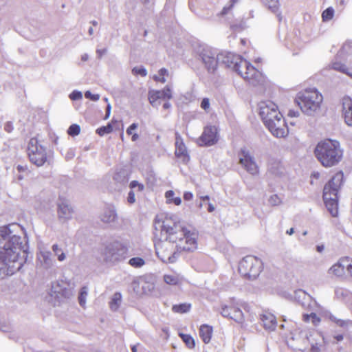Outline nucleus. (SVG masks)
Wrapping results in <instances>:
<instances>
[{
	"label": "nucleus",
	"instance_id": "3",
	"mask_svg": "<svg viewBox=\"0 0 352 352\" xmlns=\"http://www.w3.org/2000/svg\"><path fill=\"white\" fill-rule=\"evenodd\" d=\"M223 63L234 69L245 80L255 85L262 79V74L250 62L241 56L228 53L223 59Z\"/></svg>",
	"mask_w": 352,
	"mask_h": 352
},
{
	"label": "nucleus",
	"instance_id": "45",
	"mask_svg": "<svg viewBox=\"0 0 352 352\" xmlns=\"http://www.w3.org/2000/svg\"><path fill=\"white\" fill-rule=\"evenodd\" d=\"M141 284H142V283L139 280H134L132 282L133 289V291L135 292H136L138 294H140V293H144V292H141V291L140 289V287Z\"/></svg>",
	"mask_w": 352,
	"mask_h": 352
},
{
	"label": "nucleus",
	"instance_id": "16",
	"mask_svg": "<svg viewBox=\"0 0 352 352\" xmlns=\"http://www.w3.org/2000/svg\"><path fill=\"white\" fill-rule=\"evenodd\" d=\"M200 56L208 72H214L218 65V60L215 54L210 50H203Z\"/></svg>",
	"mask_w": 352,
	"mask_h": 352
},
{
	"label": "nucleus",
	"instance_id": "30",
	"mask_svg": "<svg viewBox=\"0 0 352 352\" xmlns=\"http://www.w3.org/2000/svg\"><path fill=\"white\" fill-rule=\"evenodd\" d=\"M352 54V42H346L343 44L341 49L339 50L338 55L343 56Z\"/></svg>",
	"mask_w": 352,
	"mask_h": 352
},
{
	"label": "nucleus",
	"instance_id": "36",
	"mask_svg": "<svg viewBox=\"0 0 352 352\" xmlns=\"http://www.w3.org/2000/svg\"><path fill=\"white\" fill-rule=\"evenodd\" d=\"M112 131H113V126L111 125V123H109L106 126H102L97 129L96 133L100 136H103L105 134H109V133H111Z\"/></svg>",
	"mask_w": 352,
	"mask_h": 352
},
{
	"label": "nucleus",
	"instance_id": "21",
	"mask_svg": "<svg viewBox=\"0 0 352 352\" xmlns=\"http://www.w3.org/2000/svg\"><path fill=\"white\" fill-rule=\"evenodd\" d=\"M261 320L265 329L274 330L277 326V321L275 316L269 312H265L261 315Z\"/></svg>",
	"mask_w": 352,
	"mask_h": 352
},
{
	"label": "nucleus",
	"instance_id": "17",
	"mask_svg": "<svg viewBox=\"0 0 352 352\" xmlns=\"http://www.w3.org/2000/svg\"><path fill=\"white\" fill-rule=\"evenodd\" d=\"M172 98V91L168 86H166L162 90H152L148 92V100L154 106L159 99L170 100Z\"/></svg>",
	"mask_w": 352,
	"mask_h": 352
},
{
	"label": "nucleus",
	"instance_id": "64",
	"mask_svg": "<svg viewBox=\"0 0 352 352\" xmlns=\"http://www.w3.org/2000/svg\"><path fill=\"white\" fill-rule=\"evenodd\" d=\"M238 28H241V25H230V29L235 31Z\"/></svg>",
	"mask_w": 352,
	"mask_h": 352
},
{
	"label": "nucleus",
	"instance_id": "46",
	"mask_svg": "<svg viewBox=\"0 0 352 352\" xmlns=\"http://www.w3.org/2000/svg\"><path fill=\"white\" fill-rule=\"evenodd\" d=\"M348 261L346 263V271L350 277H352V258L348 256Z\"/></svg>",
	"mask_w": 352,
	"mask_h": 352
},
{
	"label": "nucleus",
	"instance_id": "59",
	"mask_svg": "<svg viewBox=\"0 0 352 352\" xmlns=\"http://www.w3.org/2000/svg\"><path fill=\"white\" fill-rule=\"evenodd\" d=\"M208 211L209 212H212L214 210V206H213L212 204L210 203V202H208Z\"/></svg>",
	"mask_w": 352,
	"mask_h": 352
},
{
	"label": "nucleus",
	"instance_id": "44",
	"mask_svg": "<svg viewBox=\"0 0 352 352\" xmlns=\"http://www.w3.org/2000/svg\"><path fill=\"white\" fill-rule=\"evenodd\" d=\"M200 107L207 112L210 109V100L208 98H203L201 102Z\"/></svg>",
	"mask_w": 352,
	"mask_h": 352
},
{
	"label": "nucleus",
	"instance_id": "53",
	"mask_svg": "<svg viewBox=\"0 0 352 352\" xmlns=\"http://www.w3.org/2000/svg\"><path fill=\"white\" fill-rule=\"evenodd\" d=\"M70 98L72 100H76L82 98V94L80 92H73L70 94Z\"/></svg>",
	"mask_w": 352,
	"mask_h": 352
},
{
	"label": "nucleus",
	"instance_id": "10",
	"mask_svg": "<svg viewBox=\"0 0 352 352\" xmlns=\"http://www.w3.org/2000/svg\"><path fill=\"white\" fill-rule=\"evenodd\" d=\"M103 255L107 262H118L128 256V248L120 242H114L105 248Z\"/></svg>",
	"mask_w": 352,
	"mask_h": 352
},
{
	"label": "nucleus",
	"instance_id": "62",
	"mask_svg": "<svg viewBox=\"0 0 352 352\" xmlns=\"http://www.w3.org/2000/svg\"><path fill=\"white\" fill-rule=\"evenodd\" d=\"M111 112V106L109 104L107 107L105 119L108 118Z\"/></svg>",
	"mask_w": 352,
	"mask_h": 352
},
{
	"label": "nucleus",
	"instance_id": "7",
	"mask_svg": "<svg viewBox=\"0 0 352 352\" xmlns=\"http://www.w3.org/2000/svg\"><path fill=\"white\" fill-rule=\"evenodd\" d=\"M300 109L309 113L318 110L322 102V95L316 89H305L300 92L296 98Z\"/></svg>",
	"mask_w": 352,
	"mask_h": 352
},
{
	"label": "nucleus",
	"instance_id": "18",
	"mask_svg": "<svg viewBox=\"0 0 352 352\" xmlns=\"http://www.w3.org/2000/svg\"><path fill=\"white\" fill-rule=\"evenodd\" d=\"M348 256H342L333 264L329 270L328 273L333 276L343 278L345 276L346 263L348 261Z\"/></svg>",
	"mask_w": 352,
	"mask_h": 352
},
{
	"label": "nucleus",
	"instance_id": "23",
	"mask_svg": "<svg viewBox=\"0 0 352 352\" xmlns=\"http://www.w3.org/2000/svg\"><path fill=\"white\" fill-rule=\"evenodd\" d=\"M330 68L335 71L345 74L349 77L352 78V73L349 70V68L346 67V65L341 61H333L330 65Z\"/></svg>",
	"mask_w": 352,
	"mask_h": 352
},
{
	"label": "nucleus",
	"instance_id": "26",
	"mask_svg": "<svg viewBox=\"0 0 352 352\" xmlns=\"http://www.w3.org/2000/svg\"><path fill=\"white\" fill-rule=\"evenodd\" d=\"M165 198L168 204H174L179 206L182 204V199L179 197H175V192L172 190H167L165 192Z\"/></svg>",
	"mask_w": 352,
	"mask_h": 352
},
{
	"label": "nucleus",
	"instance_id": "4",
	"mask_svg": "<svg viewBox=\"0 0 352 352\" xmlns=\"http://www.w3.org/2000/svg\"><path fill=\"white\" fill-rule=\"evenodd\" d=\"M170 231L177 238L175 242L180 253L192 252L197 250L198 234L195 230L179 221L170 226Z\"/></svg>",
	"mask_w": 352,
	"mask_h": 352
},
{
	"label": "nucleus",
	"instance_id": "50",
	"mask_svg": "<svg viewBox=\"0 0 352 352\" xmlns=\"http://www.w3.org/2000/svg\"><path fill=\"white\" fill-rule=\"evenodd\" d=\"M232 8H233L230 4L228 6H224L219 15L223 16L227 14Z\"/></svg>",
	"mask_w": 352,
	"mask_h": 352
},
{
	"label": "nucleus",
	"instance_id": "47",
	"mask_svg": "<svg viewBox=\"0 0 352 352\" xmlns=\"http://www.w3.org/2000/svg\"><path fill=\"white\" fill-rule=\"evenodd\" d=\"M4 130L8 133H11L14 130V125L12 122H6L3 126Z\"/></svg>",
	"mask_w": 352,
	"mask_h": 352
},
{
	"label": "nucleus",
	"instance_id": "6",
	"mask_svg": "<svg viewBox=\"0 0 352 352\" xmlns=\"http://www.w3.org/2000/svg\"><path fill=\"white\" fill-rule=\"evenodd\" d=\"M162 230L166 234V239L160 241L155 246L157 256L166 263H173L177 259L180 252L176 244V237L170 231V226L164 225Z\"/></svg>",
	"mask_w": 352,
	"mask_h": 352
},
{
	"label": "nucleus",
	"instance_id": "39",
	"mask_svg": "<svg viewBox=\"0 0 352 352\" xmlns=\"http://www.w3.org/2000/svg\"><path fill=\"white\" fill-rule=\"evenodd\" d=\"M129 263L133 267H140L144 265L145 262L140 257H133L129 260Z\"/></svg>",
	"mask_w": 352,
	"mask_h": 352
},
{
	"label": "nucleus",
	"instance_id": "58",
	"mask_svg": "<svg viewBox=\"0 0 352 352\" xmlns=\"http://www.w3.org/2000/svg\"><path fill=\"white\" fill-rule=\"evenodd\" d=\"M333 338L337 341V342H340L343 340L344 338V336L342 334H338V335H336L333 336Z\"/></svg>",
	"mask_w": 352,
	"mask_h": 352
},
{
	"label": "nucleus",
	"instance_id": "48",
	"mask_svg": "<svg viewBox=\"0 0 352 352\" xmlns=\"http://www.w3.org/2000/svg\"><path fill=\"white\" fill-rule=\"evenodd\" d=\"M133 72L135 74H140L142 76H145L147 74L146 70L144 68H137L135 67L133 69Z\"/></svg>",
	"mask_w": 352,
	"mask_h": 352
},
{
	"label": "nucleus",
	"instance_id": "32",
	"mask_svg": "<svg viewBox=\"0 0 352 352\" xmlns=\"http://www.w3.org/2000/svg\"><path fill=\"white\" fill-rule=\"evenodd\" d=\"M122 300V295L119 292L113 294L111 301L110 302V307L111 309H117Z\"/></svg>",
	"mask_w": 352,
	"mask_h": 352
},
{
	"label": "nucleus",
	"instance_id": "22",
	"mask_svg": "<svg viewBox=\"0 0 352 352\" xmlns=\"http://www.w3.org/2000/svg\"><path fill=\"white\" fill-rule=\"evenodd\" d=\"M199 336L205 344L210 342L213 329L212 327L208 324H202L199 328Z\"/></svg>",
	"mask_w": 352,
	"mask_h": 352
},
{
	"label": "nucleus",
	"instance_id": "31",
	"mask_svg": "<svg viewBox=\"0 0 352 352\" xmlns=\"http://www.w3.org/2000/svg\"><path fill=\"white\" fill-rule=\"evenodd\" d=\"M164 282L170 285H177L179 283L180 280L177 275L165 274L164 276Z\"/></svg>",
	"mask_w": 352,
	"mask_h": 352
},
{
	"label": "nucleus",
	"instance_id": "54",
	"mask_svg": "<svg viewBox=\"0 0 352 352\" xmlns=\"http://www.w3.org/2000/svg\"><path fill=\"white\" fill-rule=\"evenodd\" d=\"M310 351L311 352H320V346L318 345V344H311Z\"/></svg>",
	"mask_w": 352,
	"mask_h": 352
},
{
	"label": "nucleus",
	"instance_id": "33",
	"mask_svg": "<svg viewBox=\"0 0 352 352\" xmlns=\"http://www.w3.org/2000/svg\"><path fill=\"white\" fill-rule=\"evenodd\" d=\"M116 218V212L112 210H109L102 215V220L104 222L109 223L111 221H114Z\"/></svg>",
	"mask_w": 352,
	"mask_h": 352
},
{
	"label": "nucleus",
	"instance_id": "1",
	"mask_svg": "<svg viewBox=\"0 0 352 352\" xmlns=\"http://www.w3.org/2000/svg\"><path fill=\"white\" fill-rule=\"evenodd\" d=\"M10 234L8 226L0 228V244L6 241L0 250V261L13 273L14 270H19L26 262L28 252L24 249L21 237Z\"/></svg>",
	"mask_w": 352,
	"mask_h": 352
},
{
	"label": "nucleus",
	"instance_id": "57",
	"mask_svg": "<svg viewBox=\"0 0 352 352\" xmlns=\"http://www.w3.org/2000/svg\"><path fill=\"white\" fill-rule=\"evenodd\" d=\"M19 172H24L28 170L27 166L18 165L16 167Z\"/></svg>",
	"mask_w": 352,
	"mask_h": 352
},
{
	"label": "nucleus",
	"instance_id": "24",
	"mask_svg": "<svg viewBox=\"0 0 352 352\" xmlns=\"http://www.w3.org/2000/svg\"><path fill=\"white\" fill-rule=\"evenodd\" d=\"M302 320L306 323L311 322L314 326L317 327L320 323L321 318L317 315V314L312 312L309 314H303Z\"/></svg>",
	"mask_w": 352,
	"mask_h": 352
},
{
	"label": "nucleus",
	"instance_id": "61",
	"mask_svg": "<svg viewBox=\"0 0 352 352\" xmlns=\"http://www.w3.org/2000/svg\"><path fill=\"white\" fill-rule=\"evenodd\" d=\"M336 322L340 327H344L346 324V322L342 320H338Z\"/></svg>",
	"mask_w": 352,
	"mask_h": 352
},
{
	"label": "nucleus",
	"instance_id": "60",
	"mask_svg": "<svg viewBox=\"0 0 352 352\" xmlns=\"http://www.w3.org/2000/svg\"><path fill=\"white\" fill-rule=\"evenodd\" d=\"M320 173H318V172H314V173H313L311 174V177L312 179H318L320 178Z\"/></svg>",
	"mask_w": 352,
	"mask_h": 352
},
{
	"label": "nucleus",
	"instance_id": "28",
	"mask_svg": "<svg viewBox=\"0 0 352 352\" xmlns=\"http://www.w3.org/2000/svg\"><path fill=\"white\" fill-rule=\"evenodd\" d=\"M191 309V304L190 303H181L179 305H174L172 307V311L177 314H186Z\"/></svg>",
	"mask_w": 352,
	"mask_h": 352
},
{
	"label": "nucleus",
	"instance_id": "52",
	"mask_svg": "<svg viewBox=\"0 0 352 352\" xmlns=\"http://www.w3.org/2000/svg\"><path fill=\"white\" fill-rule=\"evenodd\" d=\"M193 199V194L190 192H185L184 193V199L185 201H190Z\"/></svg>",
	"mask_w": 352,
	"mask_h": 352
},
{
	"label": "nucleus",
	"instance_id": "13",
	"mask_svg": "<svg viewBox=\"0 0 352 352\" xmlns=\"http://www.w3.org/2000/svg\"><path fill=\"white\" fill-rule=\"evenodd\" d=\"M221 314L223 317L229 318L238 323L244 322L242 311L233 303L223 306L221 308Z\"/></svg>",
	"mask_w": 352,
	"mask_h": 352
},
{
	"label": "nucleus",
	"instance_id": "63",
	"mask_svg": "<svg viewBox=\"0 0 352 352\" xmlns=\"http://www.w3.org/2000/svg\"><path fill=\"white\" fill-rule=\"evenodd\" d=\"M324 247L323 245H318L316 246V250L318 252H322L324 250Z\"/></svg>",
	"mask_w": 352,
	"mask_h": 352
},
{
	"label": "nucleus",
	"instance_id": "40",
	"mask_svg": "<svg viewBox=\"0 0 352 352\" xmlns=\"http://www.w3.org/2000/svg\"><path fill=\"white\" fill-rule=\"evenodd\" d=\"M52 250L55 253V254L58 256V260L59 261H63L65 258V255L64 252L62 251L60 248H59L57 244H54L52 246Z\"/></svg>",
	"mask_w": 352,
	"mask_h": 352
},
{
	"label": "nucleus",
	"instance_id": "29",
	"mask_svg": "<svg viewBox=\"0 0 352 352\" xmlns=\"http://www.w3.org/2000/svg\"><path fill=\"white\" fill-rule=\"evenodd\" d=\"M179 336L189 349H193L195 346V340L190 335L180 333Z\"/></svg>",
	"mask_w": 352,
	"mask_h": 352
},
{
	"label": "nucleus",
	"instance_id": "20",
	"mask_svg": "<svg viewBox=\"0 0 352 352\" xmlns=\"http://www.w3.org/2000/svg\"><path fill=\"white\" fill-rule=\"evenodd\" d=\"M342 114L346 124L352 126V100L349 96L342 98Z\"/></svg>",
	"mask_w": 352,
	"mask_h": 352
},
{
	"label": "nucleus",
	"instance_id": "8",
	"mask_svg": "<svg viewBox=\"0 0 352 352\" xmlns=\"http://www.w3.org/2000/svg\"><path fill=\"white\" fill-rule=\"evenodd\" d=\"M263 267L261 260L254 256L248 255L240 261L238 271L244 278L254 280L259 276Z\"/></svg>",
	"mask_w": 352,
	"mask_h": 352
},
{
	"label": "nucleus",
	"instance_id": "51",
	"mask_svg": "<svg viewBox=\"0 0 352 352\" xmlns=\"http://www.w3.org/2000/svg\"><path fill=\"white\" fill-rule=\"evenodd\" d=\"M87 98H90L92 100H98L99 99L98 95H91V92L87 91L85 94Z\"/></svg>",
	"mask_w": 352,
	"mask_h": 352
},
{
	"label": "nucleus",
	"instance_id": "55",
	"mask_svg": "<svg viewBox=\"0 0 352 352\" xmlns=\"http://www.w3.org/2000/svg\"><path fill=\"white\" fill-rule=\"evenodd\" d=\"M287 116L290 118H296L299 116V113L295 110H289Z\"/></svg>",
	"mask_w": 352,
	"mask_h": 352
},
{
	"label": "nucleus",
	"instance_id": "14",
	"mask_svg": "<svg viewBox=\"0 0 352 352\" xmlns=\"http://www.w3.org/2000/svg\"><path fill=\"white\" fill-rule=\"evenodd\" d=\"M201 145L211 146L218 141V131L215 126H207L199 138Z\"/></svg>",
	"mask_w": 352,
	"mask_h": 352
},
{
	"label": "nucleus",
	"instance_id": "42",
	"mask_svg": "<svg viewBox=\"0 0 352 352\" xmlns=\"http://www.w3.org/2000/svg\"><path fill=\"white\" fill-rule=\"evenodd\" d=\"M129 187L131 190L142 192L144 189V186L142 184L139 183L138 181L133 180L129 184Z\"/></svg>",
	"mask_w": 352,
	"mask_h": 352
},
{
	"label": "nucleus",
	"instance_id": "25",
	"mask_svg": "<svg viewBox=\"0 0 352 352\" xmlns=\"http://www.w3.org/2000/svg\"><path fill=\"white\" fill-rule=\"evenodd\" d=\"M72 212V209L68 205L62 204L58 206V215L59 218L69 219Z\"/></svg>",
	"mask_w": 352,
	"mask_h": 352
},
{
	"label": "nucleus",
	"instance_id": "5",
	"mask_svg": "<svg viewBox=\"0 0 352 352\" xmlns=\"http://www.w3.org/2000/svg\"><path fill=\"white\" fill-rule=\"evenodd\" d=\"M344 174L342 171L337 172L324 186L323 199L324 204L332 217L338 215V192L342 185Z\"/></svg>",
	"mask_w": 352,
	"mask_h": 352
},
{
	"label": "nucleus",
	"instance_id": "35",
	"mask_svg": "<svg viewBox=\"0 0 352 352\" xmlns=\"http://www.w3.org/2000/svg\"><path fill=\"white\" fill-rule=\"evenodd\" d=\"M138 125L136 123H133L126 129V133L131 135V140L135 142L138 140L139 135L138 133H134L133 131L138 128Z\"/></svg>",
	"mask_w": 352,
	"mask_h": 352
},
{
	"label": "nucleus",
	"instance_id": "12",
	"mask_svg": "<svg viewBox=\"0 0 352 352\" xmlns=\"http://www.w3.org/2000/svg\"><path fill=\"white\" fill-rule=\"evenodd\" d=\"M271 133L276 138H285L289 133V129L283 116L272 120L270 122L265 124Z\"/></svg>",
	"mask_w": 352,
	"mask_h": 352
},
{
	"label": "nucleus",
	"instance_id": "38",
	"mask_svg": "<svg viewBox=\"0 0 352 352\" xmlns=\"http://www.w3.org/2000/svg\"><path fill=\"white\" fill-rule=\"evenodd\" d=\"M334 15V10L329 7L324 10L322 13V18L323 21H327L333 19Z\"/></svg>",
	"mask_w": 352,
	"mask_h": 352
},
{
	"label": "nucleus",
	"instance_id": "56",
	"mask_svg": "<svg viewBox=\"0 0 352 352\" xmlns=\"http://www.w3.org/2000/svg\"><path fill=\"white\" fill-rule=\"evenodd\" d=\"M201 200L202 201V202H201L200 204V207H201L203 206V204L205 202V201H207V202H209V200H210V197L208 196V195H206V196H201L200 197Z\"/></svg>",
	"mask_w": 352,
	"mask_h": 352
},
{
	"label": "nucleus",
	"instance_id": "19",
	"mask_svg": "<svg viewBox=\"0 0 352 352\" xmlns=\"http://www.w3.org/2000/svg\"><path fill=\"white\" fill-rule=\"evenodd\" d=\"M175 155L184 163H187L190 160L186 147L182 137L178 133H176L175 138Z\"/></svg>",
	"mask_w": 352,
	"mask_h": 352
},
{
	"label": "nucleus",
	"instance_id": "11",
	"mask_svg": "<svg viewBox=\"0 0 352 352\" xmlns=\"http://www.w3.org/2000/svg\"><path fill=\"white\" fill-rule=\"evenodd\" d=\"M259 109V114L265 124L283 116L276 104L271 100L261 102Z\"/></svg>",
	"mask_w": 352,
	"mask_h": 352
},
{
	"label": "nucleus",
	"instance_id": "15",
	"mask_svg": "<svg viewBox=\"0 0 352 352\" xmlns=\"http://www.w3.org/2000/svg\"><path fill=\"white\" fill-rule=\"evenodd\" d=\"M240 164L251 174L258 173V166L252 157L245 150H241L239 153Z\"/></svg>",
	"mask_w": 352,
	"mask_h": 352
},
{
	"label": "nucleus",
	"instance_id": "34",
	"mask_svg": "<svg viewBox=\"0 0 352 352\" xmlns=\"http://www.w3.org/2000/svg\"><path fill=\"white\" fill-rule=\"evenodd\" d=\"M264 3L273 12L276 13L278 12V0H263Z\"/></svg>",
	"mask_w": 352,
	"mask_h": 352
},
{
	"label": "nucleus",
	"instance_id": "37",
	"mask_svg": "<svg viewBox=\"0 0 352 352\" xmlns=\"http://www.w3.org/2000/svg\"><path fill=\"white\" fill-rule=\"evenodd\" d=\"M158 76H155L153 79L157 82L164 83L166 82L165 76H168V71L165 68L160 69L158 72Z\"/></svg>",
	"mask_w": 352,
	"mask_h": 352
},
{
	"label": "nucleus",
	"instance_id": "27",
	"mask_svg": "<svg viewBox=\"0 0 352 352\" xmlns=\"http://www.w3.org/2000/svg\"><path fill=\"white\" fill-rule=\"evenodd\" d=\"M284 167L280 161L274 160L270 164L269 171L272 175H278L283 173Z\"/></svg>",
	"mask_w": 352,
	"mask_h": 352
},
{
	"label": "nucleus",
	"instance_id": "2",
	"mask_svg": "<svg viewBox=\"0 0 352 352\" xmlns=\"http://www.w3.org/2000/svg\"><path fill=\"white\" fill-rule=\"evenodd\" d=\"M314 155L322 166H336L342 159L343 151L339 142L326 139L320 141L314 149Z\"/></svg>",
	"mask_w": 352,
	"mask_h": 352
},
{
	"label": "nucleus",
	"instance_id": "41",
	"mask_svg": "<svg viewBox=\"0 0 352 352\" xmlns=\"http://www.w3.org/2000/svg\"><path fill=\"white\" fill-rule=\"evenodd\" d=\"M80 132V127L78 124H72L68 130L67 133L71 136L78 135Z\"/></svg>",
	"mask_w": 352,
	"mask_h": 352
},
{
	"label": "nucleus",
	"instance_id": "9",
	"mask_svg": "<svg viewBox=\"0 0 352 352\" xmlns=\"http://www.w3.org/2000/svg\"><path fill=\"white\" fill-rule=\"evenodd\" d=\"M27 154L30 162L38 167L43 166L48 160L46 148L41 145L36 138L30 140L27 146Z\"/></svg>",
	"mask_w": 352,
	"mask_h": 352
},
{
	"label": "nucleus",
	"instance_id": "49",
	"mask_svg": "<svg viewBox=\"0 0 352 352\" xmlns=\"http://www.w3.org/2000/svg\"><path fill=\"white\" fill-rule=\"evenodd\" d=\"M127 201L129 204H132L135 202V192L134 190H131L129 192L128 197H127Z\"/></svg>",
	"mask_w": 352,
	"mask_h": 352
},
{
	"label": "nucleus",
	"instance_id": "43",
	"mask_svg": "<svg viewBox=\"0 0 352 352\" xmlns=\"http://www.w3.org/2000/svg\"><path fill=\"white\" fill-rule=\"evenodd\" d=\"M87 295V287H83L80 289V295L78 296L79 304L82 307H84L85 305Z\"/></svg>",
	"mask_w": 352,
	"mask_h": 352
}]
</instances>
